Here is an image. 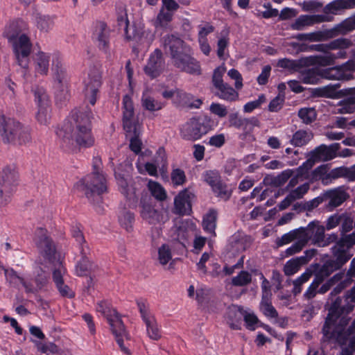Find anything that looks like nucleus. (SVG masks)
<instances>
[{
    "mask_svg": "<svg viewBox=\"0 0 355 355\" xmlns=\"http://www.w3.org/2000/svg\"><path fill=\"white\" fill-rule=\"evenodd\" d=\"M55 134L63 148H89L94 144L87 112H72L57 128Z\"/></svg>",
    "mask_w": 355,
    "mask_h": 355,
    "instance_id": "1",
    "label": "nucleus"
},
{
    "mask_svg": "<svg viewBox=\"0 0 355 355\" xmlns=\"http://www.w3.org/2000/svg\"><path fill=\"white\" fill-rule=\"evenodd\" d=\"M353 309V304L342 305L340 297L335 300L329 309V313L322 328L326 339H334L338 343L344 344L348 337L355 333V319L345 329L350 320L348 314Z\"/></svg>",
    "mask_w": 355,
    "mask_h": 355,
    "instance_id": "2",
    "label": "nucleus"
},
{
    "mask_svg": "<svg viewBox=\"0 0 355 355\" xmlns=\"http://www.w3.org/2000/svg\"><path fill=\"white\" fill-rule=\"evenodd\" d=\"M164 44L175 67L190 74H200L199 62L191 56V49L182 40L173 35H168L164 38Z\"/></svg>",
    "mask_w": 355,
    "mask_h": 355,
    "instance_id": "3",
    "label": "nucleus"
},
{
    "mask_svg": "<svg viewBox=\"0 0 355 355\" xmlns=\"http://www.w3.org/2000/svg\"><path fill=\"white\" fill-rule=\"evenodd\" d=\"M355 245V232L349 234H342V237L331 248L333 258L325 261L320 269L322 275L328 277L334 271L341 268L352 257L346 250Z\"/></svg>",
    "mask_w": 355,
    "mask_h": 355,
    "instance_id": "4",
    "label": "nucleus"
},
{
    "mask_svg": "<svg viewBox=\"0 0 355 355\" xmlns=\"http://www.w3.org/2000/svg\"><path fill=\"white\" fill-rule=\"evenodd\" d=\"M0 140L3 144H25L31 141V129L6 114L0 113Z\"/></svg>",
    "mask_w": 355,
    "mask_h": 355,
    "instance_id": "5",
    "label": "nucleus"
},
{
    "mask_svg": "<svg viewBox=\"0 0 355 355\" xmlns=\"http://www.w3.org/2000/svg\"><path fill=\"white\" fill-rule=\"evenodd\" d=\"M80 191L83 192L89 200L100 196L107 190V180L100 168V162L94 164V171L86 175L78 184Z\"/></svg>",
    "mask_w": 355,
    "mask_h": 355,
    "instance_id": "6",
    "label": "nucleus"
},
{
    "mask_svg": "<svg viewBox=\"0 0 355 355\" xmlns=\"http://www.w3.org/2000/svg\"><path fill=\"white\" fill-rule=\"evenodd\" d=\"M217 123L207 115L193 117L180 128V136L184 140L196 141L211 130Z\"/></svg>",
    "mask_w": 355,
    "mask_h": 355,
    "instance_id": "7",
    "label": "nucleus"
},
{
    "mask_svg": "<svg viewBox=\"0 0 355 355\" xmlns=\"http://www.w3.org/2000/svg\"><path fill=\"white\" fill-rule=\"evenodd\" d=\"M8 37L9 40H14L13 49L19 65L23 68H26L28 64V55L31 50V43L29 38L24 34L15 39L13 34H9Z\"/></svg>",
    "mask_w": 355,
    "mask_h": 355,
    "instance_id": "8",
    "label": "nucleus"
},
{
    "mask_svg": "<svg viewBox=\"0 0 355 355\" xmlns=\"http://www.w3.org/2000/svg\"><path fill=\"white\" fill-rule=\"evenodd\" d=\"M35 235V243L40 253L44 259L52 262L55 259V248L47 230L42 227L37 228Z\"/></svg>",
    "mask_w": 355,
    "mask_h": 355,
    "instance_id": "9",
    "label": "nucleus"
},
{
    "mask_svg": "<svg viewBox=\"0 0 355 355\" xmlns=\"http://www.w3.org/2000/svg\"><path fill=\"white\" fill-rule=\"evenodd\" d=\"M46 266L42 264H37L33 271V282L26 280L25 291L26 293H36L43 290L49 283V270Z\"/></svg>",
    "mask_w": 355,
    "mask_h": 355,
    "instance_id": "10",
    "label": "nucleus"
},
{
    "mask_svg": "<svg viewBox=\"0 0 355 355\" xmlns=\"http://www.w3.org/2000/svg\"><path fill=\"white\" fill-rule=\"evenodd\" d=\"M101 74L98 69H91L84 80L85 99L94 105L101 85Z\"/></svg>",
    "mask_w": 355,
    "mask_h": 355,
    "instance_id": "11",
    "label": "nucleus"
},
{
    "mask_svg": "<svg viewBox=\"0 0 355 355\" xmlns=\"http://www.w3.org/2000/svg\"><path fill=\"white\" fill-rule=\"evenodd\" d=\"M299 231L300 239L306 245L311 241L312 244L318 247L324 232H325V227L319 221L313 220L309 223L306 227H300Z\"/></svg>",
    "mask_w": 355,
    "mask_h": 355,
    "instance_id": "12",
    "label": "nucleus"
},
{
    "mask_svg": "<svg viewBox=\"0 0 355 355\" xmlns=\"http://www.w3.org/2000/svg\"><path fill=\"white\" fill-rule=\"evenodd\" d=\"M112 312L113 314L107 315V321L111 326L112 333L121 351L126 354H130V350L123 345V338H128L123 323L116 310Z\"/></svg>",
    "mask_w": 355,
    "mask_h": 355,
    "instance_id": "13",
    "label": "nucleus"
},
{
    "mask_svg": "<svg viewBox=\"0 0 355 355\" xmlns=\"http://www.w3.org/2000/svg\"><path fill=\"white\" fill-rule=\"evenodd\" d=\"M119 26L124 31L125 37L127 40H134L137 42H142L146 32L141 24L128 25V20L126 13H123L118 18Z\"/></svg>",
    "mask_w": 355,
    "mask_h": 355,
    "instance_id": "14",
    "label": "nucleus"
},
{
    "mask_svg": "<svg viewBox=\"0 0 355 355\" xmlns=\"http://www.w3.org/2000/svg\"><path fill=\"white\" fill-rule=\"evenodd\" d=\"M333 20L332 16L326 15H302L295 20L291 27L293 30L302 31L308 26Z\"/></svg>",
    "mask_w": 355,
    "mask_h": 355,
    "instance_id": "15",
    "label": "nucleus"
},
{
    "mask_svg": "<svg viewBox=\"0 0 355 355\" xmlns=\"http://www.w3.org/2000/svg\"><path fill=\"white\" fill-rule=\"evenodd\" d=\"M138 306L146 324L148 337L155 340H159L161 338V333L155 317L148 311L144 303L139 302Z\"/></svg>",
    "mask_w": 355,
    "mask_h": 355,
    "instance_id": "16",
    "label": "nucleus"
},
{
    "mask_svg": "<svg viewBox=\"0 0 355 355\" xmlns=\"http://www.w3.org/2000/svg\"><path fill=\"white\" fill-rule=\"evenodd\" d=\"M193 193L187 189L180 191L174 198L172 212L176 215H189L191 212V198Z\"/></svg>",
    "mask_w": 355,
    "mask_h": 355,
    "instance_id": "17",
    "label": "nucleus"
},
{
    "mask_svg": "<svg viewBox=\"0 0 355 355\" xmlns=\"http://www.w3.org/2000/svg\"><path fill=\"white\" fill-rule=\"evenodd\" d=\"M315 249H309L304 252V255L288 260L284 266V274L291 276L295 274L300 268L306 264L316 254Z\"/></svg>",
    "mask_w": 355,
    "mask_h": 355,
    "instance_id": "18",
    "label": "nucleus"
},
{
    "mask_svg": "<svg viewBox=\"0 0 355 355\" xmlns=\"http://www.w3.org/2000/svg\"><path fill=\"white\" fill-rule=\"evenodd\" d=\"M140 216L143 220L151 225H160L166 220L163 212L149 203L142 204Z\"/></svg>",
    "mask_w": 355,
    "mask_h": 355,
    "instance_id": "19",
    "label": "nucleus"
},
{
    "mask_svg": "<svg viewBox=\"0 0 355 355\" xmlns=\"http://www.w3.org/2000/svg\"><path fill=\"white\" fill-rule=\"evenodd\" d=\"M339 149V144H333L329 146L322 144L310 153V156L316 162H326L333 159Z\"/></svg>",
    "mask_w": 355,
    "mask_h": 355,
    "instance_id": "20",
    "label": "nucleus"
},
{
    "mask_svg": "<svg viewBox=\"0 0 355 355\" xmlns=\"http://www.w3.org/2000/svg\"><path fill=\"white\" fill-rule=\"evenodd\" d=\"M18 172L15 164L4 166L0 171V187L4 186L7 189L15 190L18 182Z\"/></svg>",
    "mask_w": 355,
    "mask_h": 355,
    "instance_id": "21",
    "label": "nucleus"
},
{
    "mask_svg": "<svg viewBox=\"0 0 355 355\" xmlns=\"http://www.w3.org/2000/svg\"><path fill=\"white\" fill-rule=\"evenodd\" d=\"M142 120L143 113L123 112V128L127 132L132 133L134 135H139Z\"/></svg>",
    "mask_w": 355,
    "mask_h": 355,
    "instance_id": "22",
    "label": "nucleus"
},
{
    "mask_svg": "<svg viewBox=\"0 0 355 355\" xmlns=\"http://www.w3.org/2000/svg\"><path fill=\"white\" fill-rule=\"evenodd\" d=\"M33 66L37 73L46 76L49 73L52 54L42 51L36 52L33 57Z\"/></svg>",
    "mask_w": 355,
    "mask_h": 355,
    "instance_id": "23",
    "label": "nucleus"
},
{
    "mask_svg": "<svg viewBox=\"0 0 355 355\" xmlns=\"http://www.w3.org/2000/svg\"><path fill=\"white\" fill-rule=\"evenodd\" d=\"M164 68L162 53L156 49L150 56L148 62L144 68L146 74L152 78L157 76Z\"/></svg>",
    "mask_w": 355,
    "mask_h": 355,
    "instance_id": "24",
    "label": "nucleus"
},
{
    "mask_svg": "<svg viewBox=\"0 0 355 355\" xmlns=\"http://www.w3.org/2000/svg\"><path fill=\"white\" fill-rule=\"evenodd\" d=\"M52 72L54 79L62 83L67 78V69L62 56L58 53L52 54Z\"/></svg>",
    "mask_w": 355,
    "mask_h": 355,
    "instance_id": "25",
    "label": "nucleus"
},
{
    "mask_svg": "<svg viewBox=\"0 0 355 355\" xmlns=\"http://www.w3.org/2000/svg\"><path fill=\"white\" fill-rule=\"evenodd\" d=\"M347 190V189L345 186H341L327 191L324 196L330 200L329 205L332 207H337L347 200L349 197Z\"/></svg>",
    "mask_w": 355,
    "mask_h": 355,
    "instance_id": "26",
    "label": "nucleus"
},
{
    "mask_svg": "<svg viewBox=\"0 0 355 355\" xmlns=\"http://www.w3.org/2000/svg\"><path fill=\"white\" fill-rule=\"evenodd\" d=\"M116 179L121 192L129 200L134 201L136 199L137 188L132 179L125 178L120 174H116Z\"/></svg>",
    "mask_w": 355,
    "mask_h": 355,
    "instance_id": "27",
    "label": "nucleus"
},
{
    "mask_svg": "<svg viewBox=\"0 0 355 355\" xmlns=\"http://www.w3.org/2000/svg\"><path fill=\"white\" fill-rule=\"evenodd\" d=\"M348 62L340 67H332L322 70V78L328 80H347L352 78V75L346 71Z\"/></svg>",
    "mask_w": 355,
    "mask_h": 355,
    "instance_id": "28",
    "label": "nucleus"
},
{
    "mask_svg": "<svg viewBox=\"0 0 355 355\" xmlns=\"http://www.w3.org/2000/svg\"><path fill=\"white\" fill-rule=\"evenodd\" d=\"M327 30L330 39L355 30V15Z\"/></svg>",
    "mask_w": 355,
    "mask_h": 355,
    "instance_id": "29",
    "label": "nucleus"
},
{
    "mask_svg": "<svg viewBox=\"0 0 355 355\" xmlns=\"http://www.w3.org/2000/svg\"><path fill=\"white\" fill-rule=\"evenodd\" d=\"M244 310L238 306H231L227 309L226 320L230 327L232 329H240Z\"/></svg>",
    "mask_w": 355,
    "mask_h": 355,
    "instance_id": "30",
    "label": "nucleus"
},
{
    "mask_svg": "<svg viewBox=\"0 0 355 355\" xmlns=\"http://www.w3.org/2000/svg\"><path fill=\"white\" fill-rule=\"evenodd\" d=\"M352 46V42L347 38H338L327 44H317L314 49L317 51L327 53V50L346 49Z\"/></svg>",
    "mask_w": 355,
    "mask_h": 355,
    "instance_id": "31",
    "label": "nucleus"
},
{
    "mask_svg": "<svg viewBox=\"0 0 355 355\" xmlns=\"http://www.w3.org/2000/svg\"><path fill=\"white\" fill-rule=\"evenodd\" d=\"M295 38L299 41L310 42H323L330 39L327 29L307 33H299L295 35Z\"/></svg>",
    "mask_w": 355,
    "mask_h": 355,
    "instance_id": "32",
    "label": "nucleus"
},
{
    "mask_svg": "<svg viewBox=\"0 0 355 355\" xmlns=\"http://www.w3.org/2000/svg\"><path fill=\"white\" fill-rule=\"evenodd\" d=\"M230 124L237 128L243 129L245 131H249L252 129V126L257 125V121L254 119L249 120L245 118H242L239 116L237 113H232L229 116Z\"/></svg>",
    "mask_w": 355,
    "mask_h": 355,
    "instance_id": "33",
    "label": "nucleus"
},
{
    "mask_svg": "<svg viewBox=\"0 0 355 355\" xmlns=\"http://www.w3.org/2000/svg\"><path fill=\"white\" fill-rule=\"evenodd\" d=\"M340 94L345 96V98L338 102V104L342 107L338 111L355 108V87L343 89Z\"/></svg>",
    "mask_w": 355,
    "mask_h": 355,
    "instance_id": "34",
    "label": "nucleus"
},
{
    "mask_svg": "<svg viewBox=\"0 0 355 355\" xmlns=\"http://www.w3.org/2000/svg\"><path fill=\"white\" fill-rule=\"evenodd\" d=\"M340 94L345 96V98L338 102V104L342 107L338 111L355 108V87L343 89Z\"/></svg>",
    "mask_w": 355,
    "mask_h": 355,
    "instance_id": "35",
    "label": "nucleus"
},
{
    "mask_svg": "<svg viewBox=\"0 0 355 355\" xmlns=\"http://www.w3.org/2000/svg\"><path fill=\"white\" fill-rule=\"evenodd\" d=\"M321 73L322 70L317 68L309 69L300 73V79L304 84H318L322 78Z\"/></svg>",
    "mask_w": 355,
    "mask_h": 355,
    "instance_id": "36",
    "label": "nucleus"
},
{
    "mask_svg": "<svg viewBox=\"0 0 355 355\" xmlns=\"http://www.w3.org/2000/svg\"><path fill=\"white\" fill-rule=\"evenodd\" d=\"M355 8V0H335L326 6L325 9L332 14Z\"/></svg>",
    "mask_w": 355,
    "mask_h": 355,
    "instance_id": "37",
    "label": "nucleus"
},
{
    "mask_svg": "<svg viewBox=\"0 0 355 355\" xmlns=\"http://www.w3.org/2000/svg\"><path fill=\"white\" fill-rule=\"evenodd\" d=\"M96 41L98 47L104 51H107L109 46L110 30L103 24L96 29Z\"/></svg>",
    "mask_w": 355,
    "mask_h": 355,
    "instance_id": "38",
    "label": "nucleus"
},
{
    "mask_svg": "<svg viewBox=\"0 0 355 355\" xmlns=\"http://www.w3.org/2000/svg\"><path fill=\"white\" fill-rule=\"evenodd\" d=\"M217 89L216 95L223 99L233 101L238 98L239 94L236 89L231 87L229 84L224 83L215 87Z\"/></svg>",
    "mask_w": 355,
    "mask_h": 355,
    "instance_id": "39",
    "label": "nucleus"
},
{
    "mask_svg": "<svg viewBox=\"0 0 355 355\" xmlns=\"http://www.w3.org/2000/svg\"><path fill=\"white\" fill-rule=\"evenodd\" d=\"M157 260L162 266H166L169 263L167 268L170 269L172 268V262H170L172 260V252L171 248L168 244H162L158 248Z\"/></svg>",
    "mask_w": 355,
    "mask_h": 355,
    "instance_id": "40",
    "label": "nucleus"
},
{
    "mask_svg": "<svg viewBox=\"0 0 355 355\" xmlns=\"http://www.w3.org/2000/svg\"><path fill=\"white\" fill-rule=\"evenodd\" d=\"M35 101L39 109L46 110L50 105V98L46 89L41 87H37L33 89Z\"/></svg>",
    "mask_w": 355,
    "mask_h": 355,
    "instance_id": "41",
    "label": "nucleus"
},
{
    "mask_svg": "<svg viewBox=\"0 0 355 355\" xmlns=\"http://www.w3.org/2000/svg\"><path fill=\"white\" fill-rule=\"evenodd\" d=\"M217 211L211 209L204 216L202 221V226L205 231L209 232L210 234L215 235V229L216 227V220H217Z\"/></svg>",
    "mask_w": 355,
    "mask_h": 355,
    "instance_id": "42",
    "label": "nucleus"
},
{
    "mask_svg": "<svg viewBox=\"0 0 355 355\" xmlns=\"http://www.w3.org/2000/svg\"><path fill=\"white\" fill-rule=\"evenodd\" d=\"M135 216L131 211L123 209L119 215V223L128 232H131L133 230Z\"/></svg>",
    "mask_w": 355,
    "mask_h": 355,
    "instance_id": "43",
    "label": "nucleus"
},
{
    "mask_svg": "<svg viewBox=\"0 0 355 355\" xmlns=\"http://www.w3.org/2000/svg\"><path fill=\"white\" fill-rule=\"evenodd\" d=\"M142 105L148 111H158L164 107V103L155 100L148 91L144 92L142 96Z\"/></svg>",
    "mask_w": 355,
    "mask_h": 355,
    "instance_id": "44",
    "label": "nucleus"
},
{
    "mask_svg": "<svg viewBox=\"0 0 355 355\" xmlns=\"http://www.w3.org/2000/svg\"><path fill=\"white\" fill-rule=\"evenodd\" d=\"M313 137L311 132L298 130L293 135L291 144L295 146H303L309 142Z\"/></svg>",
    "mask_w": 355,
    "mask_h": 355,
    "instance_id": "45",
    "label": "nucleus"
},
{
    "mask_svg": "<svg viewBox=\"0 0 355 355\" xmlns=\"http://www.w3.org/2000/svg\"><path fill=\"white\" fill-rule=\"evenodd\" d=\"M173 13L161 9L154 21V26L156 28H167L173 19Z\"/></svg>",
    "mask_w": 355,
    "mask_h": 355,
    "instance_id": "46",
    "label": "nucleus"
},
{
    "mask_svg": "<svg viewBox=\"0 0 355 355\" xmlns=\"http://www.w3.org/2000/svg\"><path fill=\"white\" fill-rule=\"evenodd\" d=\"M55 24L53 17L49 15H40L37 17V28L42 33H48L51 31Z\"/></svg>",
    "mask_w": 355,
    "mask_h": 355,
    "instance_id": "47",
    "label": "nucleus"
},
{
    "mask_svg": "<svg viewBox=\"0 0 355 355\" xmlns=\"http://www.w3.org/2000/svg\"><path fill=\"white\" fill-rule=\"evenodd\" d=\"M96 266L88 259L81 258L76 266V272L78 276H87L92 270H94Z\"/></svg>",
    "mask_w": 355,
    "mask_h": 355,
    "instance_id": "48",
    "label": "nucleus"
},
{
    "mask_svg": "<svg viewBox=\"0 0 355 355\" xmlns=\"http://www.w3.org/2000/svg\"><path fill=\"white\" fill-rule=\"evenodd\" d=\"M300 239L299 228L290 231L276 239L275 243L278 247L288 244L295 240Z\"/></svg>",
    "mask_w": 355,
    "mask_h": 355,
    "instance_id": "49",
    "label": "nucleus"
},
{
    "mask_svg": "<svg viewBox=\"0 0 355 355\" xmlns=\"http://www.w3.org/2000/svg\"><path fill=\"white\" fill-rule=\"evenodd\" d=\"M148 187L152 196L157 200L163 201L166 198V191L159 183L154 181H149Z\"/></svg>",
    "mask_w": 355,
    "mask_h": 355,
    "instance_id": "50",
    "label": "nucleus"
},
{
    "mask_svg": "<svg viewBox=\"0 0 355 355\" xmlns=\"http://www.w3.org/2000/svg\"><path fill=\"white\" fill-rule=\"evenodd\" d=\"M311 275L312 272L311 271H306L293 282V293L295 295H297V294L301 293L302 286L309 280Z\"/></svg>",
    "mask_w": 355,
    "mask_h": 355,
    "instance_id": "51",
    "label": "nucleus"
},
{
    "mask_svg": "<svg viewBox=\"0 0 355 355\" xmlns=\"http://www.w3.org/2000/svg\"><path fill=\"white\" fill-rule=\"evenodd\" d=\"M340 178H345V166H340L332 169L328 173L327 178L323 180V184L328 185L331 184L333 180Z\"/></svg>",
    "mask_w": 355,
    "mask_h": 355,
    "instance_id": "52",
    "label": "nucleus"
},
{
    "mask_svg": "<svg viewBox=\"0 0 355 355\" xmlns=\"http://www.w3.org/2000/svg\"><path fill=\"white\" fill-rule=\"evenodd\" d=\"M329 170V167L327 164L320 165L312 171L311 179L312 180H320L323 184V180L328 176Z\"/></svg>",
    "mask_w": 355,
    "mask_h": 355,
    "instance_id": "53",
    "label": "nucleus"
},
{
    "mask_svg": "<svg viewBox=\"0 0 355 355\" xmlns=\"http://www.w3.org/2000/svg\"><path fill=\"white\" fill-rule=\"evenodd\" d=\"M5 276L6 279L9 281L10 283L16 284L18 282L21 283L24 288H25V285L26 283V279L24 277L19 276L16 271H15L12 268L6 269L4 270Z\"/></svg>",
    "mask_w": 355,
    "mask_h": 355,
    "instance_id": "54",
    "label": "nucleus"
},
{
    "mask_svg": "<svg viewBox=\"0 0 355 355\" xmlns=\"http://www.w3.org/2000/svg\"><path fill=\"white\" fill-rule=\"evenodd\" d=\"M251 275L247 271H241L239 274L234 277L232 283L234 286H243L251 282Z\"/></svg>",
    "mask_w": 355,
    "mask_h": 355,
    "instance_id": "55",
    "label": "nucleus"
},
{
    "mask_svg": "<svg viewBox=\"0 0 355 355\" xmlns=\"http://www.w3.org/2000/svg\"><path fill=\"white\" fill-rule=\"evenodd\" d=\"M336 59V56L335 54L327 52L324 55L315 56L314 62L320 66L325 67L333 64Z\"/></svg>",
    "mask_w": 355,
    "mask_h": 355,
    "instance_id": "56",
    "label": "nucleus"
},
{
    "mask_svg": "<svg viewBox=\"0 0 355 355\" xmlns=\"http://www.w3.org/2000/svg\"><path fill=\"white\" fill-rule=\"evenodd\" d=\"M216 195L222 200H227L230 198L232 194L230 189L227 187L220 182L215 187L212 189Z\"/></svg>",
    "mask_w": 355,
    "mask_h": 355,
    "instance_id": "57",
    "label": "nucleus"
},
{
    "mask_svg": "<svg viewBox=\"0 0 355 355\" xmlns=\"http://www.w3.org/2000/svg\"><path fill=\"white\" fill-rule=\"evenodd\" d=\"M293 171L292 169H286L283 171L281 173L272 179V183L275 187H281L293 176Z\"/></svg>",
    "mask_w": 355,
    "mask_h": 355,
    "instance_id": "58",
    "label": "nucleus"
},
{
    "mask_svg": "<svg viewBox=\"0 0 355 355\" xmlns=\"http://www.w3.org/2000/svg\"><path fill=\"white\" fill-rule=\"evenodd\" d=\"M309 189L310 184L309 182L304 183L296 189H292L289 193L290 197L293 198L295 200L301 199L308 192Z\"/></svg>",
    "mask_w": 355,
    "mask_h": 355,
    "instance_id": "59",
    "label": "nucleus"
},
{
    "mask_svg": "<svg viewBox=\"0 0 355 355\" xmlns=\"http://www.w3.org/2000/svg\"><path fill=\"white\" fill-rule=\"evenodd\" d=\"M261 309L263 314L267 317L276 318L277 316V311L268 301V299L263 300L262 298L261 302Z\"/></svg>",
    "mask_w": 355,
    "mask_h": 355,
    "instance_id": "60",
    "label": "nucleus"
},
{
    "mask_svg": "<svg viewBox=\"0 0 355 355\" xmlns=\"http://www.w3.org/2000/svg\"><path fill=\"white\" fill-rule=\"evenodd\" d=\"M195 226L193 223L188 221L182 223L178 229V239H186L189 236V231L193 230Z\"/></svg>",
    "mask_w": 355,
    "mask_h": 355,
    "instance_id": "61",
    "label": "nucleus"
},
{
    "mask_svg": "<svg viewBox=\"0 0 355 355\" xmlns=\"http://www.w3.org/2000/svg\"><path fill=\"white\" fill-rule=\"evenodd\" d=\"M300 6L304 12H315L322 8V4L317 0H306Z\"/></svg>",
    "mask_w": 355,
    "mask_h": 355,
    "instance_id": "62",
    "label": "nucleus"
},
{
    "mask_svg": "<svg viewBox=\"0 0 355 355\" xmlns=\"http://www.w3.org/2000/svg\"><path fill=\"white\" fill-rule=\"evenodd\" d=\"M15 189H7L4 186L0 187V206H5L11 201Z\"/></svg>",
    "mask_w": 355,
    "mask_h": 355,
    "instance_id": "63",
    "label": "nucleus"
},
{
    "mask_svg": "<svg viewBox=\"0 0 355 355\" xmlns=\"http://www.w3.org/2000/svg\"><path fill=\"white\" fill-rule=\"evenodd\" d=\"M203 177L205 181L209 184L212 189L220 182V175L218 173L215 171L205 172Z\"/></svg>",
    "mask_w": 355,
    "mask_h": 355,
    "instance_id": "64",
    "label": "nucleus"
}]
</instances>
